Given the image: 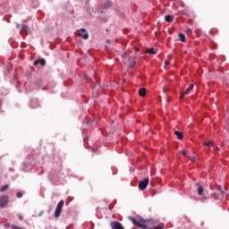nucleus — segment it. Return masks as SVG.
Segmentation results:
<instances>
[{
    "mask_svg": "<svg viewBox=\"0 0 229 229\" xmlns=\"http://www.w3.org/2000/svg\"><path fill=\"white\" fill-rule=\"evenodd\" d=\"M64 200H60L55 208V217L58 218L60 217L62 214V209L64 208Z\"/></svg>",
    "mask_w": 229,
    "mask_h": 229,
    "instance_id": "7ed1b4c3",
    "label": "nucleus"
},
{
    "mask_svg": "<svg viewBox=\"0 0 229 229\" xmlns=\"http://www.w3.org/2000/svg\"><path fill=\"white\" fill-rule=\"evenodd\" d=\"M17 198H22V192L19 191L16 194Z\"/></svg>",
    "mask_w": 229,
    "mask_h": 229,
    "instance_id": "5701e85b",
    "label": "nucleus"
},
{
    "mask_svg": "<svg viewBox=\"0 0 229 229\" xmlns=\"http://www.w3.org/2000/svg\"><path fill=\"white\" fill-rule=\"evenodd\" d=\"M110 226L112 229H124V226H123V224L117 221L111 222Z\"/></svg>",
    "mask_w": 229,
    "mask_h": 229,
    "instance_id": "1a4fd4ad",
    "label": "nucleus"
},
{
    "mask_svg": "<svg viewBox=\"0 0 229 229\" xmlns=\"http://www.w3.org/2000/svg\"><path fill=\"white\" fill-rule=\"evenodd\" d=\"M165 22H172L173 21V16L171 14H167L165 16Z\"/></svg>",
    "mask_w": 229,
    "mask_h": 229,
    "instance_id": "4468645a",
    "label": "nucleus"
},
{
    "mask_svg": "<svg viewBox=\"0 0 229 229\" xmlns=\"http://www.w3.org/2000/svg\"><path fill=\"white\" fill-rule=\"evenodd\" d=\"M9 198L6 195L0 197V208H4L8 205Z\"/></svg>",
    "mask_w": 229,
    "mask_h": 229,
    "instance_id": "423d86ee",
    "label": "nucleus"
},
{
    "mask_svg": "<svg viewBox=\"0 0 229 229\" xmlns=\"http://www.w3.org/2000/svg\"><path fill=\"white\" fill-rule=\"evenodd\" d=\"M122 58L124 62V64H127L129 65V69H131L133 65H135V56L133 55H128V53H123L122 55Z\"/></svg>",
    "mask_w": 229,
    "mask_h": 229,
    "instance_id": "f257e3e1",
    "label": "nucleus"
},
{
    "mask_svg": "<svg viewBox=\"0 0 229 229\" xmlns=\"http://www.w3.org/2000/svg\"><path fill=\"white\" fill-rule=\"evenodd\" d=\"M191 160V162H196V157H192Z\"/></svg>",
    "mask_w": 229,
    "mask_h": 229,
    "instance_id": "c85d7f7f",
    "label": "nucleus"
},
{
    "mask_svg": "<svg viewBox=\"0 0 229 229\" xmlns=\"http://www.w3.org/2000/svg\"><path fill=\"white\" fill-rule=\"evenodd\" d=\"M179 38L181 39V42H185V34L180 33L179 34Z\"/></svg>",
    "mask_w": 229,
    "mask_h": 229,
    "instance_id": "a211bd4d",
    "label": "nucleus"
},
{
    "mask_svg": "<svg viewBox=\"0 0 229 229\" xmlns=\"http://www.w3.org/2000/svg\"><path fill=\"white\" fill-rule=\"evenodd\" d=\"M128 219L131 221V223L133 224L134 226H137L138 228H148V225H145L144 223H146L145 220H141L140 221H137V219H135V217L133 216H128Z\"/></svg>",
    "mask_w": 229,
    "mask_h": 229,
    "instance_id": "f03ea898",
    "label": "nucleus"
},
{
    "mask_svg": "<svg viewBox=\"0 0 229 229\" xmlns=\"http://www.w3.org/2000/svg\"><path fill=\"white\" fill-rule=\"evenodd\" d=\"M174 135H176L177 139L179 140H182V139H183V133H182L181 131H174Z\"/></svg>",
    "mask_w": 229,
    "mask_h": 229,
    "instance_id": "ddd939ff",
    "label": "nucleus"
},
{
    "mask_svg": "<svg viewBox=\"0 0 229 229\" xmlns=\"http://www.w3.org/2000/svg\"><path fill=\"white\" fill-rule=\"evenodd\" d=\"M149 229H164V226L163 225H157V226L150 227Z\"/></svg>",
    "mask_w": 229,
    "mask_h": 229,
    "instance_id": "412c9836",
    "label": "nucleus"
},
{
    "mask_svg": "<svg viewBox=\"0 0 229 229\" xmlns=\"http://www.w3.org/2000/svg\"><path fill=\"white\" fill-rule=\"evenodd\" d=\"M225 191L221 190L220 187H217V191L215 193L214 198L215 199H225Z\"/></svg>",
    "mask_w": 229,
    "mask_h": 229,
    "instance_id": "39448f33",
    "label": "nucleus"
},
{
    "mask_svg": "<svg viewBox=\"0 0 229 229\" xmlns=\"http://www.w3.org/2000/svg\"><path fill=\"white\" fill-rule=\"evenodd\" d=\"M149 185V178H145L139 182L138 187L140 191H146V188Z\"/></svg>",
    "mask_w": 229,
    "mask_h": 229,
    "instance_id": "20e7f679",
    "label": "nucleus"
},
{
    "mask_svg": "<svg viewBox=\"0 0 229 229\" xmlns=\"http://www.w3.org/2000/svg\"><path fill=\"white\" fill-rule=\"evenodd\" d=\"M182 155H183V157H187V152L185 150H182Z\"/></svg>",
    "mask_w": 229,
    "mask_h": 229,
    "instance_id": "b1692460",
    "label": "nucleus"
},
{
    "mask_svg": "<svg viewBox=\"0 0 229 229\" xmlns=\"http://www.w3.org/2000/svg\"><path fill=\"white\" fill-rule=\"evenodd\" d=\"M221 148H219V147H216V151H220Z\"/></svg>",
    "mask_w": 229,
    "mask_h": 229,
    "instance_id": "cd10ccee",
    "label": "nucleus"
},
{
    "mask_svg": "<svg viewBox=\"0 0 229 229\" xmlns=\"http://www.w3.org/2000/svg\"><path fill=\"white\" fill-rule=\"evenodd\" d=\"M38 64L44 67L46 65V59H38L34 62L33 65H38Z\"/></svg>",
    "mask_w": 229,
    "mask_h": 229,
    "instance_id": "9b49d317",
    "label": "nucleus"
},
{
    "mask_svg": "<svg viewBox=\"0 0 229 229\" xmlns=\"http://www.w3.org/2000/svg\"><path fill=\"white\" fill-rule=\"evenodd\" d=\"M30 33H31L30 27H28V25L22 24L21 29V35H30Z\"/></svg>",
    "mask_w": 229,
    "mask_h": 229,
    "instance_id": "6e6552de",
    "label": "nucleus"
},
{
    "mask_svg": "<svg viewBox=\"0 0 229 229\" xmlns=\"http://www.w3.org/2000/svg\"><path fill=\"white\" fill-rule=\"evenodd\" d=\"M146 92H147V89L145 88L140 89L139 94H140V98H145L146 97Z\"/></svg>",
    "mask_w": 229,
    "mask_h": 229,
    "instance_id": "f8f14e48",
    "label": "nucleus"
},
{
    "mask_svg": "<svg viewBox=\"0 0 229 229\" xmlns=\"http://www.w3.org/2000/svg\"><path fill=\"white\" fill-rule=\"evenodd\" d=\"M192 89H194V84H191L189 88L181 94L180 99H183V97L188 96V94H191Z\"/></svg>",
    "mask_w": 229,
    "mask_h": 229,
    "instance_id": "9d476101",
    "label": "nucleus"
},
{
    "mask_svg": "<svg viewBox=\"0 0 229 229\" xmlns=\"http://www.w3.org/2000/svg\"><path fill=\"white\" fill-rule=\"evenodd\" d=\"M8 187H10V185L8 184L2 186L0 189V192H4L5 191H8Z\"/></svg>",
    "mask_w": 229,
    "mask_h": 229,
    "instance_id": "f3484780",
    "label": "nucleus"
},
{
    "mask_svg": "<svg viewBox=\"0 0 229 229\" xmlns=\"http://www.w3.org/2000/svg\"><path fill=\"white\" fill-rule=\"evenodd\" d=\"M186 33L188 34V35H191V33H192V30H191V29H187L186 30Z\"/></svg>",
    "mask_w": 229,
    "mask_h": 229,
    "instance_id": "4be33fe9",
    "label": "nucleus"
},
{
    "mask_svg": "<svg viewBox=\"0 0 229 229\" xmlns=\"http://www.w3.org/2000/svg\"><path fill=\"white\" fill-rule=\"evenodd\" d=\"M40 83H42L41 80H39L38 82H36V85H40Z\"/></svg>",
    "mask_w": 229,
    "mask_h": 229,
    "instance_id": "a878e982",
    "label": "nucleus"
},
{
    "mask_svg": "<svg viewBox=\"0 0 229 229\" xmlns=\"http://www.w3.org/2000/svg\"><path fill=\"white\" fill-rule=\"evenodd\" d=\"M18 217H19L20 221H22V219H24V217L21 215H18Z\"/></svg>",
    "mask_w": 229,
    "mask_h": 229,
    "instance_id": "393cba45",
    "label": "nucleus"
},
{
    "mask_svg": "<svg viewBox=\"0 0 229 229\" xmlns=\"http://www.w3.org/2000/svg\"><path fill=\"white\" fill-rule=\"evenodd\" d=\"M203 146H208V148H210V146H213L211 141H207L203 143Z\"/></svg>",
    "mask_w": 229,
    "mask_h": 229,
    "instance_id": "aec40b11",
    "label": "nucleus"
},
{
    "mask_svg": "<svg viewBox=\"0 0 229 229\" xmlns=\"http://www.w3.org/2000/svg\"><path fill=\"white\" fill-rule=\"evenodd\" d=\"M203 188L202 186H199V189H198V194L199 196H202L203 195Z\"/></svg>",
    "mask_w": 229,
    "mask_h": 229,
    "instance_id": "6ab92c4d",
    "label": "nucleus"
},
{
    "mask_svg": "<svg viewBox=\"0 0 229 229\" xmlns=\"http://www.w3.org/2000/svg\"><path fill=\"white\" fill-rule=\"evenodd\" d=\"M111 6H112V2L110 1H106V3L103 4L104 9L110 8Z\"/></svg>",
    "mask_w": 229,
    "mask_h": 229,
    "instance_id": "2eb2a0df",
    "label": "nucleus"
},
{
    "mask_svg": "<svg viewBox=\"0 0 229 229\" xmlns=\"http://www.w3.org/2000/svg\"><path fill=\"white\" fill-rule=\"evenodd\" d=\"M106 44H110V39H107V40H106Z\"/></svg>",
    "mask_w": 229,
    "mask_h": 229,
    "instance_id": "7c9ffc66",
    "label": "nucleus"
},
{
    "mask_svg": "<svg viewBox=\"0 0 229 229\" xmlns=\"http://www.w3.org/2000/svg\"><path fill=\"white\" fill-rule=\"evenodd\" d=\"M17 28H19V24H17Z\"/></svg>",
    "mask_w": 229,
    "mask_h": 229,
    "instance_id": "473e14b6",
    "label": "nucleus"
},
{
    "mask_svg": "<svg viewBox=\"0 0 229 229\" xmlns=\"http://www.w3.org/2000/svg\"><path fill=\"white\" fill-rule=\"evenodd\" d=\"M77 36L81 37V38H84V40H87L89 38V33L87 32V30L85 29H81L77 32Z\"/></svg>",
    "mask_w": 229,
    "mask_h": 229,
    "instance_id": "0eeeda50",
    "label": "nucleus"
},
{
    "mask_svg": "<svg viewBox=\"0 0 229 229\" xmlns=\"http://www.w3.org/2000/svg\"><path fill=\"white\" fill-rule=\"evenodd\" d=\"M106 49H108V47H107V46H106Z\"/></svg>",
    "mask_w": 229,
    "mask_h": 229,
    "instance_id": "2f4dec72",
    "label": "nucleus"
},
{
    "mask_svg": "<svg viewBox=\"0 0 229 229\" xmlns=\"http://www.w3.org/2000/svg\"><path fill=\"white\" fill-rule=\"evenodd\" d=\"M5 226L8 228L10 227V223L5 224Z\"/></svg>",
    "mask_w": 229,
    "mask_h": 229,
    "instance_id": "c756f323",
    "label": "nucleus"
},
{
    "mask_svg": "<svg viewBox=\"0 0 229 229\" xmlns=\"http://www.w3.org/2000/svg\"><path fill=\"white\" fill-rule=\"evenodd\" d=\"M165 65H169V61H165Z\"/></svg>",
    "mask_w": 229,
    "mask_h": 229,
    "instance_id": "bb28decb",
    "label": "nucleus"
},
{
    "mask_svg": "<svg viewBox=\"0 0 229 229\" xmlns=\"http://www.w3.org/2000/svg\"><path fill=\"white\" fill-rule=\"evenodd\" d=\"M148 55H157V51H155V48H149L146 51Z\"/></svg>",
    "mask_w": 229,
    "mask_h": 229,
    "instance_id": "dca6fc26",
    "label": "nucleus"
}]
</instances>
